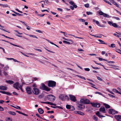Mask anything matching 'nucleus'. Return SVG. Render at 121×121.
Masks as SVG:
<instances>
[{
    "instance_id": "obj_1",
    "label": "nucleus",
    "mask_w": 121,
    "mask_h": 121,
    "mask_svg": "<svg viewBox=\"0 0 121 121\" xmlns=\"http://www.w3.org/2000/svg\"><path fill=\"white\" fill-rule=\"evenodd\" d=\"M59 97L60 99L63 101L68 100L69 99L68 96L65 94L60 95L59 96Z\"/></svg>"
},
{
    "instance_id": "obj_2",
    "label": "nucleus",
    "mask_w": 121,
    "mask_h": 121,
    "mask_svg": "<svg viewBox=\"0 0 121 121\" xmlns=\"http://www.w3.org/2000/svg\"><path fill=\"white\" fill-rule=\"evenodd\" d=\"M41 86L43 90L46 91H48L50 90V88L46 86L44 83H42Z\"/></svg>"
},
{
    "instance_id": "obj_3",
    "label": "nucleus",
    "mask_w": 121,
    "mask_h": 121,
    "mask_svg": "<svg viewBox=\"0 0 121 121\" xmlns=\"http://www.w3.org/2000/svg\"><path fill=\"white\" fill-rule=\"evenodd\" d=\"M80 101L82 104H88L90 103V100L87 99L83 98L81 99Z\"/></svg>"
},
{
    "instance_id": "obj_4",
    "label": "nucleus",
    "mask_w": 121,
    "mask_h": 121,
    "mask_svg": "<svg viewBox=\"0 0 121 121\" xmlns=\"http://www.w3.org/2000/svg\"><path fill=\"white\" fill-rule=\"evenodd\" d=\"M47 98L50 101L53 102L54 101L55 97V96L52 95H49L47 96Z\"/></svg>"
},
{
    "instance_id": "obj_5",
    "label": "nucleus",
    "mask_w": 121,
    "mask_h": 121,
    "mask_svg": "<svg viewBox=\"0 0 121 121\" xmlns=\"http://www.w3.org/2000/svg\"><path fill=\"white\" fill-rule=\"evenodd\" d=\"M56 82L53 81H49L48 83V86L49 87L55 86L56 85Z\"/></svg>"
},
{
    "instance_id": "obj_6",
    "label": "nucleus",
    "mask_w": 121,
    "mask_h": 121,
    "mask_svg": "<svg viewBox=\"0 0 121 121\" xmlns=\"http://www.w3.org/2000/svg\"><path fill=\"white\" fill-rule=\"evenodd\" d=\"M32 92L35 95H37L39 93V90L38 89L35 87L33 88Z\"/></svg>"
},
{
    "instance_id": "obj_7",
    "label": "nucleus",
    "mask_w": 121,
    "mask_h": 121,
    "mask_svg": "<svg viewBox=\"0 0 121 121\" xmlns=\"http://www.w3.org/2000/svg\"><path fill=\"white\" fill-rule=\"evenodd\" d=\"M108 23L111 26H112L113 27L117 28L118 27V25L117 24L115 23H113V22H112L108 21Z\"/></svg>"
},
{
    "instance_id": "obj_8",
    "label": "nucleus",
    "mask_w": 121,
    "mask_h": 121,
    "mask_svg": "<svg viewBox=\"0 0 121 121\" xmlns=\"http://www.w3.org/2000/svg\"><path fill=\"white\" fill-rule=\"evenodd\" d=\"M69 95L71 101L74 102L76 101V97L74 96L71 95Z\"/></svg>"
},
{
    "instance_id": "obj_9",
    "label": "nucleus",
    "mask_w": 121,
    "mask_h": 121,
    "mask_svg": "<svg viewBox=\"0 0 121 121\" xmlns=\"http://www.w3.org/2000/svg\"><path fill=\"white\" fill-rule=\"evenodd\" d=\"M32 89L30 87H27L26 88V91L27 93L29 94H30L32 93Z\"/></svg>"
},
{
    "instance_id": "obj_10",
    "label": "nucleus",
    "mask_w": 121,
    "mask_h": 121,
    "mask_svg": "<svg viewBox=\"0 0 121 121\" xmlns=\"http://www.w3.org/2000/svg\"><path fill=\"white\" fill-rule=\"evenodd\" d=\"M94 107L96 108H99L100 106V104L98 103H92L91 104Z\"/></svg>"
},
{
    "instance_id": "obj_11",
    "label": "nucleus",
    "mask_w": 121,
    "mask_h": 121,
    "mask_svg": "<svg viewBox=\"0 0 121 121\" xmlns=\"http://www.w3.org/2000/svg\"><path fill=\"white\" fill-rule=\"evenodd\" d=\"M78 107L79 110H81L85 108V105L81 103L80 104H78Z\"/></svg>"
},
{
    "instance_id": "obj_12",
    "label": "nucleus",
    "mask_w": 121,
    "mask_h": 121,
    "mask_svg": "<svg viewBox=\"0 0 121 121\" xmlns=\"http://www.w3.org/2000/svg\"><path fill=\"white\" fill-rule=\"evenodd\" d=\"M99 111L104 113H106V111L105 108L104 107H101L99 109Z\"/></svg>"
},
{
    "instance_id": "obj_13",
    "label": "nucleus",
    "mask_w": 121,
    "mask_h": 121,
    "mask_svg": "<svg viewBox=\"0 0 121 121\" xmlns=\"http://www.w3.org/2000/svg\"><path fill=\"white\" fill-rule=\"evenodd\" d=\"M109 113L110 114H114L117 112L114 110L112 109H110L109 110Z\"/></svg>"
},
{
    "instance_id": "obj_14",
    "label": "nucleus",
    "mask_w": 121,
    "mask_h": 121,
    "mask_svg": "<svg viewBox=\"0 0 121 121\" xmlns=\"http://www.w3.org/2000/svg\"><path fill=\"white\" fill-rule=\"evenodd\" d=\"M114 117L117 121H121V116L116 115L114 116Z\"/></svg>"
},
{
    "instance_id": "obj_15",
    "label": "nucleus",
    "mask_w": 121,
    "mask_h": 121,
    "mask_svg": "<svg viewBox=\"0 0 121 121\" xmlns=\"http://www.w3.org/2000/svg\"><path fill=\"white\" fill-rule=\"evenodd\" d=\"M7 89V87L3 86H0V90L3 91L6 90Z\"/></svg>"
},
{
    "instance_id": "obj_16",
    "label": "nucleus",
    "mask_w": 121,
    "mask_h": 121,
    "mask_svg": "<svg viewBox=\"0 0 121 121\" xmlns=\"http://www.w3.org/2000/svg\"><path fill=\"white\" fill-rule=\"evenodd\" d=\"M2 41H4V42H6L7 43H9L10 44H11L14 46H16V47H20V48H21V46H19V45H15V44H13V43H11L10 42L8 41H6V40H2Z\"/></svg>"
},
{
    "instance_id": "obj_17",
    "label": "nucleus",
    "mask_w": 121,
    "mask_h": 121,
    "mask_svg": "<svg viewBox=\"0 0 121 121\" xmlns=\"http://www.w3.org/2000/svg\"><path fill=\"white\" fill-rule=\"evenodd\" d=\"M20 85H19V83L18 82H16L13 85V86L15 88H17V87L19 86Z\"/></svg>"
},
{
    "instance_id": "obj_18",
    "label": "nucleus",
    "mask_w": 121,
    "mask_h": 121,
    "mask_svg": "<svg viewBox=\"0 0 121 121\" xmlns=\"http://www.w3.org/2000/svg\"><path fill=\"white\" fill-rule=\"evenodd\" d=\"M96 114L100 118H101L102 117H105V116H104L101 115L100 114V113L99 112H97L96 113Z\"/></svg>"
},
{
    "instance_id": "obj_19",
    "label": "nucleus",
    "mask_w": 121,
    "mask_h": 121,
    "mask_svg": "<svg viewBox=\"0 0 121 121\" xmlns=\"http://www.w3.org/2000/svg\"><path fill=\"white\" fill-rule=\"evenodd\" d=\"M38 111L39 112L40 114H42L44 112V111L41 108H39L38 109Z\"/></svg>"
},
{
    "instance_id": "obj_20",
    "label": "nucleus",
    "mask_w": 121,
    "mask_h": 121,
    "mask_svg": "<svg viewBox=\"0 0 121 121\" xmlns=\"http://www.w3.org/2000/svg\"><path fill=\"white\" fill-rule=\"evenodd\" d=\"M0 6H1V7H2L4 8L8 7L9 6L8 5L6 4H0Z\"/></svg>"
},
{
    "instance_id": "obj_21",
    "label": "nucleus",
    "mask_w": 121,
    "mask_h": 121,
    "mask_svg": "<svg viewBox=\"0 0 121 121\" xmlns=\"http://www.w3.org/2000/svg\"><path fill=\"white\" fill-rule=\"evenodd\" d=\"M96 23L97 25H98V26H99V27H104V26L103 25H101L100 24L99 22L97 21L96 22Z\"/></svg>"
},
{
    "instance_id": "obj_22",
    "label": "nucleus",
    "mask_w": 121,
    "mask_h": 121,
    "mask_svg": "<svg viewBox=\"0 0 121 121\" xmlns=\"http://www.w3.org/2000/svg\"><path fill=\"white\" fill-rule=\"evenodd\" d=\"M6 82L9 84H11L14 83L13 81L11 80H6Z\"/></svg>"
},
{
    "instance_id": "obj_23",
    "label": "nucleus",
    "mask_w": 121,
    "mask_h": 121,
    "mask_svg": "<svg viewBox=\"0 0 121 121\" xmlns=\"http://www.w3.org/2000/svg\"><path fill=\"white\" fill-rule=\"evenodd\" d=\"M5 120L6 121H12V118L9 117H6Z\"/></svg>"
},
{
    "instance_id": "obj_24",
    "label": "nucleus",
    "mask_w": 121,
    "mask_h": 121,
    "mask_svg": "<svg viewBox=\"0 0 121 121\" xmlns=\"http://www.w3.org/2000/svg\"><path fill=\"white\" fill-rule=\"evenodd\" d=\"M103 16L105 17H107L108 18H109L111 17L109 16L107 14L104 13L103 15Z\"/></svg>"
},
{
    "instance_id": "obj_25",
    "label": "nucleus",
    "mask_w": 121,
    "mask_h": 121,
    "mask_svg": "<svg viewBox=\"0 0 121 121\" xmlns=\"http://www.w3.org/2000/svg\"><path fill=\"white\" fill-rule=\"evenodd\" d=\"M112 91L115 92L120 94V92H119L117 90L115 89H113L112 90Z\"/></svg>"
},
{
    "instance_id": "obj_26",
    "label": "nucleus",
    "mask_w": 121,
    "mask_h": 121,
    "mask_svg": "<svg viewBox=\"0 0 121 121\" xmlns=\"http://www.w3.org/2000/svg\"><path fill=\"white\" fill-rule=\"evenodd\" d=\"M104 105L105 106L106 108H110V106L109 105L106 104H104Z\"/></svg>"
},
{
    "instance_id": "obj_27",
    "label": "nucleus",
    "mask_w": 121,
    "mask_h": 121,
    "mask_svg": "<svg viewBox=\"0 0 121 121\" xmlns=\"http://www.w3.org/2000/svg\"><path fill=\"white\" fill-rule=\"evenodd\" d=\"M8 113L9 114L13 115H15L16 114V113L13 112L9 111Z\"/></svg>"
},
{
    "instance_id": "obj_28",
    "label": "nucleus",
    "mask_w": 121,
    "mask_h": 121,
    "mask_svg": "<svg viewBox=\"0 0 121 121\" xmlns=\"http://www.w3.org/2000/svg\"><path fill=\"white\" fill-rule=\"evenodd\" d=\"M93 119L95 121H97L98 120V118L95 115H94L93 117Z\"/></svg>"
},
{
    "instance_id": "obj_29",
    "label": "nucleus",
    "mask_w": 121,
    "mask_h": 121,
    "mask_svg": "<svg viewBox=\"0 0 121 121\" xmlns=\"http://www.w3.org/2000/svg\"><path fill=\"white\" fill-rule=\"evenodd\" d=\"M66 108L68 109H70L71 108V107L70 105H66Z\"/></svg>"
},
{
    "instance_id": "obj_30",
    "label": "nucleus",
    "mask_w": 121,
    "mask_h": 121,
    "mask_svg": "<svg viewBox=\"0 0 121 121\" xmlns=\"http://www.w3.org/2000/svg\"><path fill=\"white\" fill-rule=\"evenodd\" d=\"M11 106H12V107H13V108H16L17 109H20L21 108L20 107L18 106H16L15 107V106H13L11 105Z\"/></svg>"
},
{
    "instance_id": "obj_31",
    "label": "nucleus",
    "mask_w": 121,
    "mask_h": 121,
    "mask_svg": "<svg viewBox=\"0 0 121 121\" xmlns=\"http://www.w3.org/2000/svg\"><path fill=\"white\" fill-rule=\"evenodd\" d=\"M88 83L89 84L91 85H92V86H91L92 87H93L94 88L96 89H98L96 87H94V86H95L94 84L90 82H88Z\"/></svg>"
},
{
    "instance_id": "obj_32",
    "label": "nucleus",
    "mask_w": 121,
    "mask_h": 121,
    "mask_svg": "<svg viewBox=\"0 0 121 121\" xmlns=\"http://www.w3.org/2000/svg\"><path fill=\"white\" fill-rule=\"evenodd\" d=\"M1 35L6 38H9V39H13V38H10V37H8V36H6L5 35Z\"/></svg>"
},
{
    "instance_id": "obj_33",
    "label": "nucleus",
    "mask_w": 121,
    "mask_h": 121,
    "mask_svg": "<svg viewBox=\"0 0 121 121\" xmlns=\"http://www.w3.org/2000/svg\"><path fill=\"white\" fill-rule=\"evenodd\" d=\"M63 43H65L66 44H70V43L69 42H68L67 41H63Z\"/></svg>"
},
{
    "instance_id": "obj_34",
    "label": "nucleus",
    "mask_w": 121,
    "mask_h": 121,
    "mask_svg": "<svg viewBox=\"0 0 121 121\" xmlns=\"http://www.w3.org/2000/svg\"><path fill=\"white\" fill-rule=\"evenodd\" d=\"M39 79V78L36 77H34L33 78V81H36L38 80Z\"/></svg>"
},
{
    "instance_id": "obj_35",
    "label": "nucleus",
    "mask_w": 121,
    "mask_h": 121,
    "mask_svg": "<svg viewBox=\"0 0 121 121\" xmlns=\"http://www.w3.org/2000/svg\"><path fill=\"white\" fill-rule=\"evenodd\" d=\"M45 15V14H37V15L39 16L40 17H43V16L44 15Z\"/></svg>"
},
{
    "instance_id": "obj_36",
    "label": "nucleus",
    "mask_w": 121,
    "mask_h": 121,
    "mask_svg": "<svg viewBox=\"0 0 121 121\" xmlns=\"http://www.w3.org/2000/svg\"><path fill=\"white\" fill-rule=\"evenodd\" d=\"M29 36L30 37H33V38H36V39H37L38 38V37L36 36H35V35H29Z\"/></svg>"
},
{
    "instance_id": "obj_37",
    "label": "nucleus",
    "mask_w": 121,
    "mask_h": 121,
    "mask_svg": "<svg viewBox=\"0 0 121 121\" xmlns=\"http://www.w3.org/2000/svg\"><path fill=\"white\" fill-rule=\"evenodd\" d=\"M86 14L88 15H92L93 14L92 13V12H87Z\"/></svg>"
},
{
    "instance_id": "obj_38",
    "label": "nucleus",
    "mask_w": 121,
    "mask_h": 121,
    "mask_svg": "<svg viewBox=\"0 0 121 121\" xmlns=\"http://www.w3.org/2000/svg\"><path fill=\"white\" fill-rule=\"evenodd\" d=\"M116 51L117 52L121 54V50H120V49H117Z\"/></svg>"
},
{
    "instance_id": "obj_39",
    "label": "nucleus",
    "mask_w": 121,
    "mask_h": 121,
    "mask_svg": "<svg viewBox=\"0 0 121 121\" xmlns=\"http://www.w3.org/2000/svg\"><path fill=\"white\" fill-rule=\"evenodd\" d=\"M79 21L80 22H84L85 21L84 19H79Z\"/></svg>"
},
{
    "instance_id": "obj_40",
    "label": "nucleus",
    "mask_w": 121,
    "mask_h": 121,
    "mask_svg": "<svg viewBox=\"0 0 121 121\" xmlns=\"http://www.w3.org/2000/svg\"><path fill=\"white\" fill-rule=\"evenodd\" d=\"M98 40H99V42H101V43L103 44H105L104 43V41H103L101 40H100V39H99Z\"/></svg>"
},
{
    "instance_id": "obj_41",
    "label": "nucleus",
    "mask_w": 121,
    "mask_h": 121,
    "mask_svg": "<svg viewBox=\"0 0 121 121\" xmlns=\"http://www.w3.org/2000/svg\"><path fill=\"white\" fill-rule=\"evenodd\" d=\"M115 44L114 43H112L111 44V47L112 48H113L115 47Z\"/></svg>"
},
{
    "instance_id": "obj_42",
    "label": "nucleus",
    "mask_w": 121,
    "mask_h": 121,
    "mask_svg": "<svg viewBox=\"0 0 121 121\" xmlns=\"http://www.w3.org/2000/svg\"><path fill=\"white\" fill-rule=\"evenodd\" d=\"M104 0L106 2L108 3L109 4L111 5L112 4H111V3L109 1H108L106 0Z\"/></svg>"
},
{
    "instance_id": "obj_43",
    "label": "nucleus",
    "mask_w": 121,
    "mask_h": 121,
    "mask_svg": "<svg viewBox=\"0 0 121 121\" xmlns=\"http://www.w3.org/2000/svg\"><path fill=\"white\" fill-rule=\"evenodd\" d=\"M78 114L82 115H84V113H83L79 111L78 112Z\"/></svg>"
},
{
    "instance_id": "obj_44",
    "label": "nucleus",
    "mask_w": 121,
    "mask_h": 121,
    "mask_svg": "<svg viewBox=\"0 0 121 121\" xmlns=\"http://www.w3.org/2000/svg\"><path fill=\"white\" fill-rule=\"evenodd\" d=\"M19 87L21 89V91H22V92L23 91V90L22 88V86L21 85H20V86H19Z\"/></svg>"
},
{
    "instance_id": "obj_45",
    "label": "nucleus",
    "mask_w": 121,
    "mask_h": 121,
    "mask_svg": "<svg viewBox=\"0 0 121 121\" xmlns=\"http://www.w3.org/2000/svg\"><path fill=\"white\" fill-rule=\"evenodd\" d=\"M35 31L36 32H38L39 33H43V32L40 30H35Z\"/></svg>"
},
{
    "instance_id": "obj_46",
    "label": "nucleus",
    "mask_w": 121,
    "mask_h": 121,
    "mask_svg": "<svg viewBox=\"0 0 121 121\" xmlns=\"http://www.w3.org/2000/svg\"><path fill=\"white\" fill-rule=\"evenodd\" d=\"M85 7L86 8H88L89 6V4H86L84 5Z\"/></svg>"
},
{
    "instance_id": "obj_47",
    "label": "nucleus",
    "mask_w": 121,
    "mask_h": 121,
    "mask_svg": "<svg viewBox=\"0 0 121 121\" xmlns=\"http://www.w3.org/2000/svg\"><path fill=\"white\" fill-rule=\"evenodd\" d=\"M104 13L103 12H102L100 11L99 12V14L100 15H103Z\"/></svg>"
},
{
    "instance_id": "obj_48",
    "label": "nucleus",
    "mask_w": 121,
    "mask_h": 121,
    "mask_svg": "<svg viewBox=\"0 0 121 121\" xmlns=\"http://www.w3.org/2000/svg\"><path fill=\"white\" fill-rule=\"evenodd\" d=\"M5 94L9 95H11L10 93L6 91L5 92Z\"/></svg>"
},
{
    "instance_id": "obj_49",
    "label": "nucleus",
    "mask_w": 121,
    "mask_h": 121,
    "mask_svg": "<svg viewBox=\"0 0 121 121\" xmlns=\"http://www.w3.org/2000/svg\"><path fill=\"white\" fill-rule=\"evenodd\" d=\"M12 60H13L15 62H18V63L20 62V61L17 60L15 59H14V58H13V59Z\"/></svg>"
},
{
    "instance_id": "obj_50",
    "label": "nucleus",
    "mask_w": 121,
    "mask_h": 121,
    "mask_svg": "<svg viewBox=\"0 0 121 121\" xmlns=\"http://www.w3.org/2000/svg\"><path fill=\"white\" fill-rule=\"evenodd\" d=\"M84 69L86 71H89L90 70V69L89 68H84Z\"/></svg>"
},
{
    "instance_id": "obj_51",
    "label": "nucleus",
    "mask_w": 121,
    "mask_h": 121,
    "mask_svg": "<svg viewBox=\"0 0 121 121\" xmlns=\"http://www.w3.org/2000/svg\"><path fill=\"white\" fill-rule=\"evenodd\" d=\"M95 93V94H98L101 95H102V94L101 93L98 92H96Z\"/></svg>"
},
{
    "instance_id": "obj_52",
    "label": "nucleus",
    "mask_w": 121,
    "mask_h": 121,
    "mask_svg": "<svg viewBox=\"0 0 121 121\" xmlns=\"http://www.w3.org/2000/svg\"><path fill=\"white\" fill-rule=\"evenodd\" d=\"M69 3L70 4L73 5L74 4V3L73 1H70L69 2Z\"/></svg>"
},
{
    "instance_id": "obj_53",
    "label": "nucleus",
    "mask_w": 121,
    "mask_h": 121,
    "mask_svg": "<svg viewBox=\"0 0 121 121\" xmlns=\"http://www.w3.org/2000/svg\"><path fill=\"white\" fill-rule=\"evenodd\" d=\"M113 35H114L116 36V37H117L118 38H119L120 37L117 34H116L115 33Z\"/></svg>"
},
{
    "instance_id": "obj_54",
    "label": "nucleus",
    "mask_w": 121,
    "mask_h": 121,
    "mask_svg": "<svg viewBox=\"0 0 121 121\" xmlns=\"http://www.w3.org/2000/svg\"><path fill=\"white\" fill-rule=\"evenodd\" d=\"M71 109L70 110L71 111H73L75 110V108L73 106H72L71 107Z\"/></svg>"
},
{
    "instance_id": "obj_55",
    "label": "nucleus",
    "mask_w": 121,
    "mask_h": 121,
    "mask_svg": "<svg viewBox=\"0 0 121 121\" xmlns=\"http://www.w3.org/2000/svg\"><path fill=\"white\" fill-rule=\"evenodd\" d=\"M4 110L3 108L0 106V111H3Z\"/></svg>"
},
{
    "instance_id": "obj_56",
    "label": "nucleus",
    "mask_w": 121,
    "mask_h": 121,
    "mask_svg": "<svg viewBox=\"0 0 121 121\" xmlns=\"http://www.w3.org/2000/svg\"><path fill=\"white\" fill-rule=\"evenodd\" d=\"M5 92L6 91H0V92L2 94H5Z\"/></svg>"
},
{
    "instance_id": "obj_57",
    "label": "nucleus",
    "mask_w": 121,
    "mask_h": 121,
    "mask_svg": "<svg viewBox=\"0 0 121 121\" xmlns=\"http://www.w3.org/2000/svg\"><path fill=\"white\" fill-rule=\"evenodd\" d=\"M16 10L18 12H19V13H22V11H20L19 10H18V9H16Z\"/></svg>"
},
{
    "instance_id": "obj_58",
    "label": "nucleus",
    "mask_w": 121,
    "mask_h": 121,
    "mask_svg": "<svg viewBox=\"0 0 121 121\" xmlns=\"http://www.w3.org/2000/svg\"><path fill=\"white\" fill-rule=\"evenodd\" d=\"M9 67L8 66H6L4 68V70H6L7 69H9Z\"/></svg>"
},
{
    "instance_id": "obj_59",
    "label": "nucleus",
    "mask_w": 121,
    "mask_h": 121,
    "mask_svg": "<svg viewBox=\"0 0 121 121\" xmlns=\"http://www.w3.org/2000/svg\"><path fill=\"white\" fill-rule=\"evenodd\" d=\"M78 76L79 77L81 78H82V79H83L85 80L86 79L84 77H83L81 76Z\"/></svg>"
},
{
    "instance_id": "obj_60",
    "label": "nucleus",
    "mask_w": 121,
    "mask_h": 121,
    "mask_svg": "<svg viewBox=\"0 0 121 121\" xmlns=\"http://www.w3.org/2000/svg\"><path fill=\"white\" fill-rule=\"evenodd\" d=\"M16 14L17 15H18L19 16H23V15L22 14H21L20 13H16Z\"/></svg>"
},
{
    "instance_id": "obj_61",
    "label": "nucleus",
    "mask_w": 121,
    "mask_h": 121,
    "mask_svg": "<svg viewBox=\"0 0 121 121\" xmlns=\"http://www.w3.org/2000/svg\"><path fill=\"white\" fill-rule=\"evenodd\" d=\"M97 78L99 80L101 81H102V79H101L99 77H98V76L97 77Z\"/></svg>"
},
{
    "instance_id": "obj_62",
    "label": "nucleus",
    "mask_w": 121,
    "mask_h": 121,
    "mask_svg": "<svg viewBox=\"0 0 121 121\" xmlns=\"http://www.w3.org/2000/svg\"><path fill=\"white\" fill-rule=\"evenodd\" d=\"M108 95L110 96V97H112V98H114V97H115V96H114L113 95H111V94H108Z\"/></svg>"
},
{
    "instance_id": "obj_63",
    "label": "nucleus",
    "mask_w": 121,
    "mask_h": 121,
    "mask_svg": "<svg viewBox=\"0 0 121 121\" xmlns=\"http://www.w3.org/2000/svg\"><path fill=\"white\" fill-rule=\"evenodd\" d=\"M91 66L94 69H99V68L97 67H94L92 65H91Z\"/></svg>"
},
{
    "instance_id": "obj_64",
    "label": "nucleus",
    "mask_w": 121,
    "mask_h": 121,
    "mask_svg": "<svg viewBox=\"0 0 121 121\" xmlns=\"http://www.w3.org/2000/svg\"><path fill=\"white\" fill-rule=\"evenodd\" d=\"M4 102V101L3 100H0V103L2 104Z\"/></svg>"
}]
</instances>
